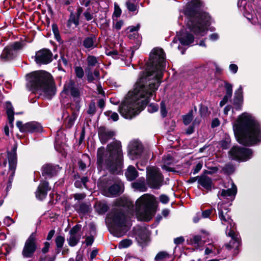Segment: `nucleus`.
Listing matches in <instances>:
<instances>
[{
    "instance_id": "1",
    "label": "nucleus",
    "mask_w": 261,
    "mask_h": 261,
    "mask_svg": "<svg viewBox=\"0 0 261 261\" xmlns=\"http://www.w3.org/2000/svg\"><path fill=\"white\" fill-rule=\"evenodd\" d=\"M165 69V53L162 48H154L150 54L147 70L119 107L118 111L123 117L132 119L147 105L160 85Z\"/></svg>"
},
{
    "instance_id": "2",
    "label": "nucleus",
    "mask_w": 261,
    "mask_h": 261,
    "mask_svg": "<svg viewBox=\"0 0 261 261\" xmlns=\"http://www.w3.org/2000/svg\"><path fill=\"white\" fill-rule=\"evenodd\" d=\"M201 6L199 0H192L188 3L185 9L187 17V28L182 30L178 36L181 44L188 45L193 43L195 39L204 36L211 23V17L208 14L200 13Z\"/></svg>"
},
{
    "instance_id": "3",
    "label": "nucleus",
    "mask_w": 261,
    "mask_h": 261,
    "mask_svg": "<svg viewBox=\"0 0 261 261\" xmlns=\"http://www.w3.org/2000/svg\"><path fill=\"white\" fill-rule=\"evenodd\" d=\"M233 130L238 142L243 145H252L261 140L258 123L250 114L244 113L233 123Z\"/></svg>"
},
{
    "instance_id": "4",
    "label": "nucleus",
    "mask_w": 261,
    "mask_h": 261,
    "mask_svg": "<svg viewBox=\"0 0 261 261\" xmlns=\"http://www.w3.org/2000/svg\"><path fill=\"white\" fill-rule=\"evenodd\" d=\"M98 170L108 169L114 173L119 172L123 166V154L120 142L115 141L107 146V149L99 148L97 150Z\"/></svg>"
},
{
    "instance_id": "5",
    "label": "nucleus",
    "mask_w": 261,
    "mask_h": 261,
    "mask_svg": "<svg viewBox=\"0 0 261 261\" xmlns=\"http://www.w3.org/2000/svg\"><path fill=\"white\" fill-rule=\"evenodd\" d=\"M27 86L33 93L50 99L56 93L52 76L45 71L33 72L27 76Z\"/></svg>"
},
{
    "instance_id": "6",
    "label": "nucleus",
    "mask_w": 261,
    "mask_h": 261,
    "mask_svg": "<svg viewBox=\"0 0 261 261\" xmlns=\"http://www.w3.org/2000/svg\"><path fill=\"white\" fill-rule=\"evenodd\" d=\"M218 210L219 218L222 225H226V234L231 238V240L225 246L227 249H238L240 245V237L234 231V223L228 214L229 210L223 203H218Z\"/></svg>"
},
{
    "instance_id": "7",
    "label": "nucleus",
    "mask_w": 261,
    "mask_h": 261,
    "mask_svg": "<svg viewBox=\"0 0 261 261\" xmlns=\"http://www.w3.org/2000/svg\"><path fill=\"white\" fill-rule=\"evenodd\" d=\"M106 222L111 225L114 235L117 237L123 236L130 226L127 217L121 208L114 210L109 214Z\"/></svg>"
},
{
    "instance_id": "8",
    "label": "nucleus",
    "mask_w": 261,
    "mask_h": 261,
    "mask_svg": "<svg viewBox=\"0 0 261 261\" xmlns=\"http://www.w3.org/2000/svg\"><path fill=\"white\" fill-rule=\"evenodd\" d=\"M156 202L155 197L150 194H145L139 198L136 202L137 218L141 220H149Z\"/></svg>"
},
{
    "instance_id": "9",
    "label": "nucleus",
    "mask_w": 261,
    "mask_h": 261,
    "mask_svg": "<svg viewBox=\"0 0 261 261\" xmlns=\"http://www.w3.org/2000/svg\"><path fill=\"white\" fill-rule=\"evenodd\" d=\"M163 177L160 172L159 169L150 167L147 168V180L149 187L158 189L163 181Z\"/></svg>"
},
{
    "instance_id": "10",
    "label": "nucleus",
    "mask_w": 261,
    "mask_h": 261,
    "mask_svg": "<svg viewBox=\"0 0 261 261\" xmlns=\"http://www.w3.org/2000/svg\"><path fill=\"white\" fill-rule=\"evenodd\" d=\"M232 159L239 161H246L252 156L251 149L240 147H233L229 152Z\"/></svg>"
},
{
    "instance_id": "11",
    "label": "nucleus",
    "mask_w": 261,
    "mask_h": 261,
    "mask_svg": "<svg viewBox=\"0 0 261 261\" xmlns=\"http://www.w3.org/2000/svg\"><path fill=\"white\" fill-rule=\"evenodd\" d=\"M21 48V44L18 42L7 46L4 49L0 56V59L5 62L13 59L16 56L18 51Z\"/></svg>"
},
{
    "instance_id": "12",
    "label": "nucleus",
    "mask_w": 261,
    "mask_h": 261,
    "mask_svg": "<svg viewBox=\"0 0 261 261\" xmlns=\"http://www.w3.org/2000/svg\"><path fill=\"white\" fill-rule=\"evenodd\" d=\"M17 146L14 145L11 151H7L8 159L9 164V170L11 171V174L9 177V184L7 187L9 190L11 187V182L14 175L15 170L17 165V155H16Z\"/></svg>"
},
{
    "instance_id": "13",
    "label": "nucleus",
    "mask_w": 261,
    "mask_h": 261,
    "mask_svg": "<svg viewBox=\"0 0 261 261\" xmlns=\"http://www.w3.org/2000/svg\"><path fill=\"white\" fill-rule=\"evenodd\" d=\"M37 248L36 237L35 233H32L27 240L23 250L22 255L24 257H31Z\"/></svg>"
},
{
    "instance_id": "14",
    "label": "nucleus",
    "mask_w": 261,
    "mask_h": 261,
    "mask_svg": "<svg viewBox=\"0 0 261 261\" xmlns=\"http://www.w3.org/2000/svg\"><path fill=\"white\" fill-rule=\"evenodd\" d=\"M128 155L131 160H136L140 158L143 152V146L137 140H133L129 143Z\"/></svg>"
},
{
    "instance_id": "15",
    "label": "nucleus",
    "mask_w": 261,
    "mask_h": 261,
    "mask_svg": "<svg viewBox=\"0 0 261 261\" xmlns=\"http://www.w3.org/2000/svg\"><path fill=\"white\" fill-rule=\"evenodd\" d=\"M238 6L241 7L243 6V9L244 16L252 24H255L257 21V18L254 13L252 7L249 4L247 5L245 0H239L238 3Z\"/></svg>"
},
{
    "instance_id": "16",
    "label": "nucleus",
    "mask_w": 261,
    "mask_h": 261,
    "mask_svg": "<svg viewBox=\"0 0 261 261\" xmlns=\"http://www.w3.org/2000/svg\"><path fill=\"white\" fill-rule=\"evenodd\" d=\"M62 92L67 95H70L75 100L79 102L81 96V91L73 81L70 80L65 84Z\"/></svg>"
},
{
    "instance_id": "17",
    "label": "nucleus",
    "mask_w": 261,
    "mask_h": 261,
    "mask_svg": "<svg viewBox=\"0 0 261 261\" xmlns=\"http://www.w3.org/2000/svg\"><path fill=\"white\" fill-rule=\"evenodd\" d=\"M53 54L47 49H41L36 53L35 61L38 64H47L51 62Z\"/></svg>"
},
{
    "instance_id": "18",
    "label": "nucleus",
    "mask_w": 261,
    "mask_h": 261,
    "mask_svg": "<svg viewBox=\"0 0 261 261\" xmlns=\"http://www.w3.org/2000/svg\"><path fill=\"white\" fill-rule=\"evenodd\" d=\"M69 238L67 239V242L69 246H75L77 244L82 237L81 226L76 225L69 231Z\"/></svg>"
},
{
    "instance_id": "19",
    "label": "nucleus",
    "mask_w": 261,
    "mask_h": 261,
    "mask_svg": "<svg viewBox=\"0 0 261 261\" xmlns=\"http://www.w3.org/2000/svg\"><path fill=\"white\" fill-rule=\"evenodd\" d=\"M237 193V187L232 181H231V188L222 190L218 192L217 195L220 199H226L232 201L234 199Z\"/></svg>"
},
{
    "instance_id": "20",
    "label": "nucleus",
    "mask_w": 261,
    "mask_h": 261,
    "mask_svg": "<svg viewBox=\"0 0 261 261\" xmlns=\"http://www.w3.org/2000/svg\"><path fill=\"white\" fill-rule=\"evenodd\" d=\"M87 66L85 69L87 77L89 80H92V68L99 66L98 58L92 55L88 56L87 58Z\"/></svg>"
},
{
    "instance_id": "21",
    "label": "nucleus",
    "mask_w": 261,
    "mask_h": 261,
    "mask_svg": "<svg viewBox=\"0 0 261 261\" xmlns=\"http://www.w3.org/2000/svg\"><path fill=\"white\" fill-rule=\"evenodd\" d=\"M115 133L114 131L109 130L103 127H101L98 130L99 139L102 144H105L110 139L114 136Z\"/></svg>"
},
{
    "instance_id": "22",
    "label": "nucleus",
    "mask_w": 261,
    "mask_h": 261,
    "mask_svg": "<svg viewBox=\"0 0 261 261\" xmlns=\"http://www.w3.org/2000/svg\"><path fill=\"white\" fill-rule=\"evenodd\" d=\"M50 189L48 182L46 181H41L36 192V197L40 200L43 199L46 196L47 191Z\"/></svg>"
},
{
    "instance_id": "23",
    "label": "nucleus",
    "mask_w": 261,
    "mask_h": 261,
    "mask_svg": "<svg viewBox=\"0 0 261 261\" xmlns=\"http://www.w3.org/2000/svg\"><path fill=\"white\" fill-rule=\"evenodd\" d=\"M60 168L58 165L54 166L50 164L45 165L42 168V175L43 176L52 177L56 175L60 171Z\"/></svg>"
},
{
    "instance_id": "24",
    "label": "nucleus",
    "mask_w": 261,
    "mask_h": 261,
    "mask_svg": "<svg viewBox=\"0 0 261 261\" xmlns=\"http://www.w3.org/2000/svg\"><path fill=\"white\" fill-rule=\"evenodd\" d=\"M243 88L240 86L239 88L234 93L233 105L236 110L241 109L243 103Z\"/></svg>"
},
{
    "instance_id": "25",
    "label": "nucleus",
    "mask_w": 261,
    "mask_h": 261,
    "mask_svg": "<svg viewBox=\"0 0 261 261\" xmlns=\"http://www.w3.org/2000/svg\"><path fill=\"white\" fill-rule=\"evenodd\" d=\"M149 233L148 230L144 228H140L138 230L136 234V240L141 245H144L148 241Z\"/></svg>"
},
{
    "instance_id": "26",
    "label": "nucleus",
    "mask_w": 261,
    "mask_h": 261,
    "mask_svg": "<svg viewBox=\"0 0 261 261\" xmlns=\"http://www.w3.org/2000/svg\"><path fill=\"white\" fill-rule=\"evenodd\" d=\"M123 188V183L121 181H118L109 188L107 196L109 197L116 196L122 192Z\"/></svg>"
},
{
    "instance_id": "27",
    "label": "nucleus",
    "mask_w": 261,
    "mask_h": 261,
    "mask_svg": "<svg viewBox=\"0 0 261 261\" xmlns=\"http://www.w3.org/2000/svg\"><path fill=\"white\" fill-rule=\"evenodd\" d=\"M24 133L41 132L42 127L36 122H30L24 124Z\"/></svg>"
},
{
    "instance_id": "28",
    "label": "nucleus",
    "mask_w": 261,
    "mask_h": 261,
    "mask_svg": "<svg viewBox=\"0 0 261 261\" xmlns=\"http://www.w3.org/2000/svg\"><path fill=\"white\" fill-rule=\"evenodd\" d=\"M96 41V38L95 36L94 35H91L84 39L83 45L85 48L89 50L92 49L97 46Z\"/></svg>"
},
{
    "instance_id": "29",
    "label": "nucleus",
    "mask_w": 261,
    "mask_h": 261,
    "mask_svg": "<svg viewBox=\"0 0 261 261\" xmlns=\"http://www.w3.org/2000/svg\"><path fill=\"white\" fill-rule=\"evenodd\" d=\"M225 88L226 89V95L223 97V99L220 102V106L221 107L223 106L228 101V99L230 98L232 96V86L231 84L225 82Z\"/></svg>"
},
{
    "instance_id": "30",
    "label": "nucleus",
    "mask_w": 261,
    "mask_h": 261,
    "mask_svg": "<svg viewBox=\"0 0 261 261\" xmlns=\"http://www.w3.org/2000/svg\"><path fill=\"white\" fill-rule=\"evenodd\" d=\"M198 183L207 190L212 189V181L211 178L205 175L201 176L198 179Z\"/></svg>"
},
{
    "instance_id": "31",
    "label": "nucleus",
    "mask_w": 261,
    "mask_h": 261,
    "mask_svg": "<svg viewBox=\"0 0 261 261\" xmlns=\"http://www.w3.org/2000/svg\"><path fill=\"white\" fill-rule=\"evenodd\" d=\"M126 178L130 181L134 180L138 175V172L133 166H129L125 172Z\"/></svg>"
},
{
    "instance_id": "32",
    "label": "nucleus",
    "mask_w": 261,
    "mask_h": 261,
    "mask_svg": "<svg viewBox=\"0 0 261 261\" xmlns=\"http://www.w3.org/2000/svg\"><path fill=\"white\" fill-rule=\"evenodd\" d=\"M94 207L96 211L100 214L105 213L109 208L108 205L104 201L96 202L94 205Z\"/></svg>"
},
{
    "instance_id": "33",
    "label": "nucleus",
    "mask_w": 261,
    "mask_h": 261,
    "mask_svg": "<svg viewBox=\"0 0 261 261\" xmlns=\"http://www.w3.org/2000/svg\"><path fill=\"white\" fill-rule=\"evenodd\" d=\"M5 107L10 123L12 124L14 121V111L12 104L9 101L6 102Z\"/></svg>"
},
{
    "instance_id": "34",
    "label": "nucleus",
    "mask_w": 261,
    "mask_h": 261,
    "mask_svg": "<svg viewBox=\"0 0 261 261\" xmlns=\"http://www.w3.org/2000/svg\"><path fill=\"white\" fill-rule=\"evenodd\" d=\"M190 241L193 246L197 248H200L204 244V242L201 240V236L199 235L193 236L190 239Z\"/></svg>"
},
{
    "instance_id": "35",
    "label": "nucleus",
    "mask_w": 261,
    "mask_h": 261,
    "mask_svg": "<svg viewBox=\"0 0 261 261\" xmlns=\"http://www.w3.org/2000/svg\"><path fill=\"white\" fill-rule=\"evenodd\" d=\"M72 24H74L75 27H77L79 24V18L73 12H71L70 13V17L68 21V25L70 27Z\"/></svg>"
},
{
    "instance_id": "36",
    "label": "nucleus",
    "mask_w": 261,
    "mask_h": 261,
    "mask_svg": "<svg viewBox=\"0 0 261 261\" xmlns=\"http://www.w3.org/2000/svg\"><path fill=\"white\" fill-rule=\"evenodd\" d=\"M132 187L136 190L144 192L146 190V187L144 182H134L132 184Z\"/></svg>"
},
{
    "instance_id": "37",
    "label": "nucleus",
    "mask_w": 261,
    "mask_h": 261,
    "mask_svg": "<svg viewBox=\"0 0 261 261\" xmlns=\"http://www.w3.org/2000/svg\"><path fill=\"white\" fill-rule=\"evenodd\" d=\"M105 115L108 117L109 120L112 119L114 121H116L119 119L118 114L116 112H113L111 111L105 112Z\"/></svg>"
},
{
    "instance_id": "38",
    "label": "nucleus",
    "mask_w": 261,
    "mask_h": 261,
    "mask_svg": "<svg viewBox=\"0 0 261 261\" xmlns=\"http://www.w3.org/2000/svg\"><path fill=\"white\" fill-rule=\"evenodd\" d=\"M77 116V112L75 111L73 112L72 115L68 118L67 126L68 127H71L73 125L75 119Z\"/></svg>"
},
{
    "instance_id": "39",
    "label": "nucleus",
    "mask_w": 261,
    "mask_h": 261,
    "mask_svg": "<svg viewBox=\"0 0 261 261\" xmlns=\"http://www.w3.org/2000/svg\"><path fill=\"white\" fill-rule=\"evenodd\" d=\"M193 118V111H190L187 115L183 116V122L185 125L189 124Z\"/></svg>"
},
{
    "instance_id": "40",
    "label": "nucleus",
    "mask_w": 261,
    "mask_h": 261,
    "mask_svg": "<svg viewBox=\"0 0 261 261\" xmlns=\"http://www.w3.org/2000/svg\"><path fill=\"white\" fill-rule=\"evenodd\" d=\"M132 244V241L130 239H124L119 243V248H125L129 247Z\"/></svg>"
},
{
    "instance_id": "41",
    "label": "nucleus",
    "mask_w": 261,
    "mask_h": 261,
    "mask_svg": "<svg viewBox=\"0 0 261 261\" xmlns=\"http://www.w3.org/2000/svg\"><path fill=\"white\" fill-rule=\"evenodd\" d=\"M55 242L57 247L60 249L63 246L65 238L61 236H58L56 237Z\"/></svg>"
},
{
    "instance_id": "42",
    "label": "nucleus",
    "mask_w": 261,
    "mask_h": 261,
    "mask_svg": "<svg viewBox=\"0 0 261 261\" xmlns=\"http://www.w3.org/2000/svg\"><path fill=\"white\" fill-rule=\"evenodd\" d=\"M123 207H126L129 210H132L134 207V204L128 199L121 200V202L120 203Z\"/></svg>"
},
{
    "instance_id": "43",
    "label": "nucleus",
    "mask_w": 261,
    "mask_h": 261,
    "mask_svg": "<svg viewBox=\"0 0 261 261\" xmlns=\"http://www.w3.org/2000/svg\"><path fill=\"white\" fill-rule=\"evenodd\" d=\"M74 71L77 77L82 79L84 75V72L83 68L80 66H76L74 68Z\"/></svg>"
},
{
    "instance_id": "44",
    "label": "nucleus",
    "mask_w": 261,
    "mask_h": 261,
    "mask_svg": "<svg viewBox=\"0 0 261 261\" xmlns=\"http://www.w3.org/2000/svg\"><path fill=\"white\" fill-rule=\"evenodd\" d=\"M121 14V10L118 5L116 3L114 4V12L113 14V18L114 17L117 18L120 16Z\"/></svg>"
},
{
    "instance_id": "45",
    "label": "nucleus",
    "mask_w": 261,
    "mask_h": 261,
    "mask_svg": "<svg viewBox=\"0 0 261 261\" xmlns=\"http://www.w3.org/2000/svg\"><path fill=\"white\" fill-rule=\"evenodd\" d=\"M126 6L129 11L134 12L137 10V5L135 3L130 2L129 1L126 3Z\"/></svg>"
},
{
    "instance_id": "46",
    "label": "nucleus",
    "mask_w": 261,
    "mask_h": 261,
    "mask_svg": "<svg viewBox=\"0 0 261 261\" xmlns=\"http://www.w3.org/2000/svg\"><path fill=\"white\" fill-rule=\"evenodd\" d=\"M216 247L212 244H208L205 249L204 254L205 255H208L213 253Z\"/></svg>"
},
{
    "instance_id": "47",
    "label": "nucleus",
    "mask_w": 261,
    "mask_h": 261,
    "mask_svg": "<svg viewBox=\"0 0 261 261\" xmlns=\"http://www.w3.org/2000/svg\"><path fill=\"white\" fill-rule=\"evenodd\" d=\"M92 80H89L87 78V80L89 82H92L94 80H98L99 79V72L97 69H95L93 72L92 71Z\"/></svg>"
},
{
    "instance_id": "48",
    "label": "nucleus",
    "mask_w": 261,
    "mask_h": 261,
    "mask_svg": "<svg viewBox=\"0 0 261 261\" xmlns=\"http://www.w3.org/2000/svg\"><path fill=\"white\" fill-rule=\"evenodd\" d=\"M84 16L85 19L87 21L91 20L94 18V15L93 13H91L89 9H88L84 13Z\"/></svg>"
},
{
    "instance_id": "49",
    "label": "nucleus",
    "mask_w": 261,
    "mask_h": 261,
    "mask_svg": "<svg viewBox=\"0 0 261 261\" xmlns=\"http://www.w3.org/2000/svg\"><path fill=\"white\" fill-rule=\"evenodd\" d=\"M224 170L225 172H226L228 174H230L232 173L234 170V168L233 165L231 164H226L224 168Z\"/></svg>"
},
{
    "instance_id": "50",
    "label": "nucleus",
    "mask_w": 261,
    "mask_h": 261,
    "mask_svg": "<svg viewBox=\"0 0 261 261\" xmlns=\"http://www.w3.org/2000/svg\"><path fill=\"white\" fill-rule=\"evenodd\" d=\"M147 110L149 113H153L158 110V106L155 103H150L148 106Z\"/></svg>"
},
{
    "instance_id": "51",
    "label": "nucleus",
    "mask_w": 261,
    "mask_h": 261,
    "mask_svg": "<svg viewBox=\"0 0 261 261\" xmlns=\"http://www.w3.org/2000/svg\"><path fill=\"white\" fill-rule=\"evenodd\" d=\"M213 211V208L205 210L201 213V216L203 218H207L210 216Z\"/></svg>"
},
{
    "instance_id": "52",
    "label": "nucleus",
    "mask_w": 261,
    "mask_h": 261,
    "mask_svg": "<svg viewBox=\"0 0 261 261\" xmlns=\"http://www.w3.org/2000/svg\"><path fill=\"white\" fill-rule=\"evenodd\" d=\"M202 167V163L200 162L196 164L194 168L192 170L191 173H192L193 174H196L201 169Z\"/></svg>"
},
{
    "instance_id": "53",
    "label": "nucleus",
    "mask_w": 261,
    "mask_h": 261,
    "mask_svg": "<svg viewBox=\"0 0 261 261\" xmlns=\"http://www.w3.org/2000/svg\"><path fill=\"white\" fill-rule=\"evenodd\" d=\"M168 256V253L164 251H162L159 253H158L156 256H155V259L156 260H160L164 258H165L166 256Z\"/></svg>"
},
{
    "instance_id": "54",
    "label": "nucleus",
    "mask_w": 261,
    "mask_h": 261,
    "mask_svg": "<svg viewBox=\"0 0 261 261\" xmlns=\"http://www.w3.org/2000/svg\"><path fill=\"white\" fill-rule=\"evenodd\" d=\"M167 111L166 109V106L164 102H162L161 103V114L163 117L166 116Z\"/></svg>"
},
{
    "instance_id": "55",
    "label": "nucleus",
    "mask_w": 261,
    "mask_h": 261,
    "mask_svg": "<svg viewBox=\"0 0 261 261\" xmlns=\"http://www.w3.org/2000/svg\"><path fill=\"white\" fill-rule=\"evenodd\" d=\"M229 70L232 73L235 74L238 71V67L236 64H231L229 66Z\"/></svg>"
},
{
    "instance_id": "56",
    "label": "nucleus",
    "mask_w": 261,
    "mask_h": 261,
    "mask_svg": "<svg viewBox=\"0 0 261 261\" xmlns=\"http://www.w3.org/2000/svg\"><path fill=\"white\" fill-rule=\"evenodd\" d=\"M52 28H53V31L54 33V35H55L56 39L58 40L60 38V35H59V31L58 29V27L56 24H53L52 25Z\"/></svg>"
},
{
    "instance_id": "57",
    "label": "nucleus",
    "mask_w": 261,
    "mask_h": 261,
    "mask_svg": "<svg viewBox=\"0 0 261 261\" xmlns=\"http://www.w3.org/2000/svg\"><path fill=\"white\" fill-rule=\"evenodd\" d=\"M4 223L5 225L9 226L11 225L12 224L14 223V221L10 217H6L4 220Z\"/></svg>"
},
{
    "instance_id": "58",
    "label": "nucleus",
    "mask_w": 261,
    "mask_h": 261,
    "mask_svg": "<svg viewBox=\"0 0 261 261\" xmlns=\"http://www.w3.org/2000/svg\"><path fill=\"white\" fill-rule=\"evenodd\" d=\"M89 210V206L85 203H82L80 206V211L83 213L87 212Z\"/></svg>"
},
{
    "instance_id": "59",
    "label": "nucleus",
    "mask_w": 261,
    "mask_h": 261,
    "mask_svg": "<svg viewBox=\"0 0 261 261\" xmlns=\"http://www.w3.org/2000/svg\"><path fill=\"white\" fill-rule=\"evenodd\" d=\"M16 125L21 132L24 133V130L25 128L24 127V124H23L21 121H17L16 123Z\"/></svg>"
},
{
    "instance_id": "60",
    "label": "nucleus",
    "mask_w": 261,
    "mask_h": 261,
    "mask_svg": "<svg viewBox=\"0 0 261 261\" xmlns=\"http://www.w3.org/2000/svg\"><path fill=\"white\" fill-rule=\"evenodd\" d=\"M160 200L162 203L165 204L168 202L169 198L166 195H161L160 196Z\"/></svg>"
},
{
    "instance_id": "61",
    "label": "nucleus",
    "mask_w": 261,
    "mask_h": 261,
    "mask_svg": "<svg viewBox=\"0 0 261 261\" xmlns=\"http://www.w3.org/2000/svg\"><path fill=\"white\" fill-rule=\"evenodd\" d=\"M219 36L216 33H213L209 36L210 39L212 41H215L219 39Z\"/></svg>"
},
{
    "instance_id": "62",
    "label": "nucleus",
    "mask_w": 261,
    "mask_h": 261,
    "mask_svg": "<svg viewBox=\"0 0 261 261\" xmlns=\"http://www.w3.org/2000/svg\"><path fill=\"white\" fill-rule=\"evenodd\" d=\"M86 196V195L84 193H77L74 195V197L77 200H82L84 199Z\"/></svg>"
},
{
    "instance_id": "63",
    "label": "nucleus",
    "mask_w": 261,
    "mask_h": 261,
    "mask_svg": "<svg viewBox=\"0 0 261 261\" xmlns=\"http://www.w3.org/2000/svg\"><path fill=\"white\" fill-rule=\"evenodd\" d=\"M108 55L111 56L114 58H115V59L119 58L118 51L117 50H113V51H110L108 54Z\"/></svg>"
},
{
    "instance_id": "64",
    "label": "nucleus",
    "mask_w": 261,
    "mask_h": 261,
    "mask_svg": "<svg viewBox=\"0 0 261 261\" xmlns=\"http://www.w3.org/2000/svg\"><path fill=\"white\" fill-rule=\"evenodd\" d=\"M184 241V239L183 237H178L174 239V242L175 244L178 245L181 244Z\"/></svg>"
}]
</instances>
